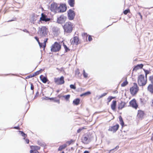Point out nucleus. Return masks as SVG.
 Segmentation results:
<instances>
[{
  "mask_svg": "<svg viewBox=\"0 0 153 153\" xmlns=\"http://www.w3.org/2000/svg\"><path fill=\"white\" fill-rule=\"evenodd\" d=\"M62 26L65 33H70L72 32L73 25L71 22H67Z\"/></svg>",
  "mask_w": 153,
  "mask_h": 153,
  "instance_id": "obj_1",
  "label": "nucleus"
},
{
  "mask_svg": "<svg viewBox=\"0 0 153 153\" xmlns=\"http://www.w3.org/2000/svg\"><path fill=\"white\" fill-rule=\"evenodd\" d=\"M61 48V45L60 43L56 42L51 46V50L52 52H56L59 51Z\"/></svg>",
  "mask_w": 153,
  "mask_h": 153,
  "instance_id": "obj_2",
  "label": "nucleus"
},
{
  "mask_svg": "<svg viewBox=\"0 0 153 153\" xmlns=\"http://www.w3.org/2000/svg\"><path fill=\"white\" fill-rule=\"evenodd\" d=\"M47 28L45 26H42L41 27H39L38 33L41 37H46L47 36L48 32Z\"/></svg>",
  "mask_w": 153,
  "mask_h": 153,
  "instance_id": "obj_3",
  "label": "nucleus"
},
{
  "mask_svg": "<svg viewBox=\"0 0 153 153\" xmlns=\"http://www.w3.org/2000/svg\"><path fill=\"white\" fill-rule=\"evenodd\" d=\"M147 82L146 79H145L144 75L140 74L138 77V83L140 86H144Z\"/></svg>",
  "mask_w": 153,
  "mask_h": 153,
  "instance_id": "obj_4",
  "label": "nucleus"
},
{
  "mask_svg": "<svg viewBox=\"0 0 153 153\" xmlns=\"http://www.w3.org/2000/svg\"><path fill=\"white\" fill-rule=\"evenodd\" d=\"M130 90L131 94L132 95L137 94L139 90V88L136 83H134L133 86L130 88Z\"/></svg>",
  "mask_w": 153,
  "mask_h": 153,
  "instance_id": "obj_5",
  "label": "nucleus"
},
{
  "mask_svg": "<svg viewBox=\"0 0 153 153\" xmlns=\"http://www.w3.org/2000/svg\"><path fill=\"white\" fill-rule=\"evenodd\" d=\"M54 82L57 85H59L64 84L65 83L64 77L62 76L60 78H54Z\"/></svg>",
  "mask_w": 153,
  "mask_h": 153,
  "instance_id": "obj_6",
  "label": "nucleus"
},
{
  "mask_svg": "<svg viewBox=\"0 0 153 153\" xmlns=\"http://www.w3.org/2000/svg\"><path fill=\"white\" fill-rule=\"evenodd\" d=\"M75 15V12L71 9H70L67 11L68 19L70 20H73L74 18Z\"/></svg>",
  "mask_w": 153,
  "mask_h": 153,
  "instance_id": "obj_7",
  "label": "nucleus"
},
{
  "mask_svg": "<svg viewBox=\"0 0 153 153\" xmlns=\"http://www.w3.org/2000/svg\"><path fill=\"white\" fill-rule=\"evenodd\" d=\"M59 4L53 2L51 4V7L50 9L51 11L56 13L58 12V9Z\"/></svg>",
  "mask_w": 153,
  "mask_h": 153,
  "instance_id": "obj_8",
  "label": "nucleus"
},
{
  "mask_svg": "<svg viewBox=\"0 0 153 153\" xmlns=\"http://www.w3.org/2000/svg\"><path fill=\"white\" fill-rule=\"evenodd\" d=\"M58 12L62 13L65 12L67 9V7L65 4H61L58 6Z\"/></svg>",
  "mask_w": 153,
  "mask_h": 153,
  "instance_id": "obj_9",
  "label": "nucleus"
},
{
  "mask_svg": "<svg viewBox=\"0 0 153 153\" xmlns=\"http://www.w3.org/2000/svg\"><path fill=\"white\" fill-rule=\"evenodd\" d=\"M67 17L64 15H61L57 19V22L58 23L62 24L64 23Z\"/></svg>",
  "mask_w": 153,
  "mask_h": 153,
  "instance_id": "obj_10",
  "label": "nucleus"
},
{
  "mask_svg": "<svg viewBox=\"0 0 153 153\" xmlns=\"http://www.w3.org/2000/svg\"><path fill=\"white\" fill-rule=\"evenodd\" d=\"M126 103L123 101L119 102L118 104V109L119 110L122 109L125 107H126Z\"/></svg>",
  "mask_w": 153,
  "mask_h": 153,
  "instance_id": "obj_11",
  "label": "nucleus"
},
{
  "mask_svg": "<svg viewBox=\"0 0 153 153\" xmlns=\"http://www.w3.org/2000/svg\"><path fill=\"white\" fill-rule=\"evenodd\" d=\"M119 127V125L117 124L116 125L112 126H109L108 131L113 132V133L115 132L118 129Z\"/></svg>",
  "mask_w": 153,
  "mask_h": 153,
  "instance_id": "obj_12",
  "label": "nucleus"
},
{
  "mask_svg": "<svg viewBox=\"0 0 153 153\" xmlns=\"http://www.w3.org/2000/svg\"><path fill=\"white\" fill-rule=\"evenodd\" d=\"M51 20V19L48 18L47 16L45 14L42 13L41 14V17L40 18L39 21H43L45 22H47Z\"/></svg>",
  "mask_w": 153,
  "mask_h": 153,
  "instance_id": "obj_13",
  "label": "nucleus"
},
{
  "mask_svg": "<svg viewBox=\"0 0 153 153\" xmlns=\"http://www.w3.org/2000/svg\"><path fill=\"white\" fill-rule=\"evenodd\" d=\"M129 104L133 108L136 109L138 107V105L136 102V100L134 99L130 102Z\"/></svg>",
  "mask_w": 153,
  "mask_h": 153,
  "instance_id": "obj_14",
  "label": "nucleus"
},
{
  "mask_svg": "<svg viewBox=\"0 0 153 153\" xmlns=\"http://www.w3.org/2000/svg\"><path fill=\"white\" fill-rule=\"evenodd\" d=\"M81 140L82 142L84 144H88L90 142L85 134L83 136Z\"/></svg>",
  "mask_w": 153,
  "mask_h": 153,
  "instance_id": "obj_15",
  "label": "nucleus"
},
{
  "mask_svg": "<svg viewBox=\"0 0 153 153\" xmlns=\"http://www.w3.org/2000/svg\"><path fill=\"white\" fill-rule=\"evenodd\" d=\"M79 42V38L77 36H75L74 37L73 39L72 40L71 42V44L73 45H78V42Z\"/></svg>",
  "mask_w": 153,
  "mask_h": 153,
  "instance_id": "obj_16",
  "label": "nucleus"
},
{
  "mask_svg": "<svg viewBox=\"0 0 153 153\" xmlns=\"http://www.w3.org/2000/svg\"><path fill=\"white\" fill-rule=\"evenodd\" d=\"M143 65L141 64H138L135 66L134 68L133 69V71H137V70L140 69L142 68L143 67Z\"/></svg>",
  "mask_w": 153,
  "mask_h": 153,
  "instance_id": "obj_17",
  "label": "nucleus"
},
{
  "mask_svg": "<svg viewBox=\"0 0 153 153\" xmlns=\"http://www.w3.org/2000/svg\"><path fill=\"white\" fill-rule=\"evenodd\" d=\"M117 105V101L116 100H113L111 105V108L114 111H115Z\"/></svg>",
  "mask_w": 153,
  "mask_h": 153,
  "instance_id": "obj_18",
  "label": "nucleus"
},
{
  "mask_svg": "<svg viewBox=\"0 0 153 153\" xmlns=\"http://www.w3.org/2000/svg\"><path fill=\"white\" fill-rule=\"evenodd\" d=\"M40 79L42 81L43 83H45L47 82L48 81V79L47 77L44 76L42 75H41L40 76Z\"/></svg>",
  "mask_w": 153,
  "mask_h": 153,
  "instance_id": "obj_19",
  "label": "nucleus"
},
{
  "mask_svg": "<svg viewBox=\"0 0 153 153\" xmlns=\"http://www.w3.org/2000/svg\"><path fill=\"white\" fill-rule=\"evenodd\" d=\"M147 89L151 94H153V83L149 84L148 87Z\"/></svg>",
  "mask_w": 153,
  "mask_h": 153,
  "instance_id": "obj_20",
  "label": "nucleus"
},
{
  "mask_svg": "<svg viewBox=\"0 0 153 153\" xmlns=\"http://www.w3.org/2000/svg\"><path fill=\"white\" fill-rule=\"evenodd\" d=\"M85 135L87 137L88 140L90 141V142L93 138V136L89 132Z\"/></svg>",
  "mask_w": 153,
  "mask_h": 153,
  "instance_id": "obj_21",
  "label": "nucleus"
},
{
  "mask_svg": "<svg viewBox=\"0 0 153 153\" xmlns=\"http://www.w3.org/2000/svg\"><path fill=\"white\" fill-rule=\"evenodd\" d=\"M67 146V145L66 144L60 146L58 149V151H61L62 150L64 149Z\"/></svg>",
  "mask_w": 153,
  "mask_h": 153,
  "instance_id": "obj_22",
  "label": "nucleus"
},
{
  "mask_svg": "<svg viewBox=\"0 0 153 153\" xmlns=\"http://www.w3.org/2000/svg\"><path fill=\"white\" fill-rule=\"evenodd\" d=\"M69 5L71 7H74V0H68V1Z\"/></svg>",
  "mask_w": 153,
  "mask_h": 153,
  "instance_id": "obj_23",
  "label": "nucleus"
},
{
  "mask_svg": "<svg viewBox=\"0 0 153 153\" xmlns=\"http://www.w3.org/2000/svg\"><path fill=\"white\" fill-rule=\"evenodd\" d=\"M80 100L79 98H76L73 101V103L76 105H78L80 102Z\"/></svg>",
  "mask_w": 153,
  "mask_h": 153,
  "instance_id": "obj_24",
  "label": "nucleus"
},
{
  "mask_svg": "<svg viewBox=\"0 0 153 153\" xmlns=\"http://www.w3.org/2000/svg\"><path fill=\"white\" fill-rule=\"evenodd\" d=\"M144 114V113L143 111H139L137 114V116L140 118L142 117Z\"/></svg>",
  "mask_w": 153,
  "mask_h": 153,
  "instance_id": "obj_25",
  "label": "nucleus"
},
{
  "mask_svg": "<svg viewBox=\"0 0 153 153\" xmlns=\"http://www.w3.org/2000/svg\"><path fill=\"white\" fill-rule=\"evenodd\" d=\"M91 94L90 91H88L80 94V96L82 97L83 96H86L90 94Z\"/></svg>",
  "mask_w": 153,
  "mask_h": 153,
  "instance_id": "obj_26",
  "label": "nucleus"
},
{
  "mask_svg": "<svg viewBox=\"0 0 153 153\" xmlns=\"http://www.w3.org/2000/svg\"><path fill=\"white\" fill-rule=\"evenodd\" d=\"M119 121L120 122V124L121 125L122 127H123L124 125V122L121 116H119Z\"/></svg>",
  "mask_w": 153,
  "mask_h": 153,
  "instance_id": "obj_27",
  "label": "nucleus"
},
{
  "mask_svg": "<svg viewBox=\"0 0 153 153\" xmlns=\"http://www.w3.org/2000/svg\"><path fill=\"white\" fill-rule=\"evenodd\" d=\"M128 83V82L127 81V78H126L125 81H124L121 84V86L122 87H124Z\"/></svg>",
  "mask_w": 153,
  "mask_h": 153,
  "instance_id": "obj_28",
  "label": "nucleus"
},
{
  "mask_svg": "<svg viewBox=\"0 0 153 153\" xmlns=\"http://www.w3.org/2000/svg\"><path fill=\"white\" fill-rule=\"evenodd\" d=\"M115 98V97H113L112 96H109L108 98H107V100H108V102H107V103L108 104V103L111 100L113 99H114Z\"/></svg>",
  "mask_w": 153,
  "mask_h": 153,
  "instance_id": "obj_29",
  "label": "nucleus"
},
{
  "mask_svg": "<svg viewBox=\"0 0 153 153\" xmlns=\"http://www.w3.org/2000/svg\"><path fill=\"white\" fill-rule=\"evenodd\" d=\"M38 44L40 48H43L44 49H45L46 47V44H44V43H41L40 42L38 43Z\"/></svg>",
  "mask_w": 153,
  "mask_h": 153,
  "instance_id": "obj_30",
  "label": "nucleus"
},
{
  "mask_svg": "<svg viewBox=\"0 0 153 153\" xmlns=\"http://www.w3.org/2000/svg\"><path fill=\"white\" fill-rule=\"evenodd\" d=\"M42 71V69H40V70L37 71L36 72H35L34 74H33V76H36L38 74H39L40 73V71Z\"/></svg>",
  "mask_w": 153,
  "mask_h": 153,
  "instance_id": "obj_31",
  "label": "nucleus"
},
{
  "mask_svg": "<svg viewBox=\"0 0 153 153\" xmlns=\"http://www.w3.org/2000/svg\"><path fill=\"white\" fill-rule=\"evenodd\" d=\"M33 148L31 147V149H34V150H36L37 151V150H39L40 149V147L39 146H32Z\"/></svg>",
  "mask_w": 153,
  "mask_h": 153,
  "instance_id": "obj_32",
  "label": "nucleus"
},
{
  "mask_svg": "<svg viewBox=\"0 0 153 153\" xmlns=\"http://www.w3.org/2000/svg\"><path fill=\"white\" fill-rule=\"evenodd\" d=\"M38 144L40 146H44L45 145V143L41 141H38Z\"/></svg>",
  "mask_w": 153,
  "mask_h": 153,
  "instance_id": "obj_33",
  "label": "nucleus"
},
{
  "mask_svg": "<svg viewBox=\"0 0 153 153\" xmlns=\"http://www.w3.org/2000/svg\"><path fill=\"white\" fill-rule=\"evenodd\" d=\"M19 131L21 133V134L22 137H24L25 138L27 137V134L25 133L23 131Z\"/></svg>",
  "mask_w": 153,
  "mask_h": 153,
  "instance_id": "obj_34",
  "label": "nucleus"
},
{
  "mask_svg": "<svg viewBox=\"0 0 153 153\" xmlns=\"http://www.w3.org/2000/svg\"><path fill=\"white\" fill-rule=\"evenodd\" d=\"M70 97V95L69 94H68L66 95H64L63 97L65 98L66 100H69Z\"/></svg>",
  "mask_w": 153,
  "mask_h": 153,
  "instance_id": "obj_35",
  "label": "nucleus"
},
{
  "mask_svg": "<svg viewBox=\"0 0 153 153\" xmlns=\"http://www.w3.org/2000/svg\"><path fill=\"white\" fill-rule=\"evenodd\" d=\"M83 76L85 78H87L88 77V74L85 72V70H83Z\"/></svg>",
  "mask_w": 153,
  "mask_h": 153,
  "instance_id": "obj_36",
  "label": "nucleus"
},
{
  "mask_svg": "<svg viewBox=\"0 0 153 153\" xmlns=\"http://www.w3.org/2000/svg\"><path fill=\"white\" fill-rule=\"evenodd\" d=\"M107 93H104L102 94H101V95L99 96V99H100L102 97L105 96L107 94Z\"/></svg>",
  "mask_w": 153,
  "mask_h": 153,
  "instance_id": "obj_37",
  "label": "nucleus"
},
{
  "mask_svg": "<svg viewBox=\"0 0 153 153\" xmlns=\"http://www.w3.org/2000/svg\"><path fill=\"white\" fill-rule=\"evenodd\" d=\"M130 12V10L129 9H127L123 11V13L125 15H126L128 13Z\"/></svg>",
  "mask_w": 153,
  "mask_h": 153,
  "instance_id": "obj_38",
  "label": "nucleus"
},
{
  "mask_svg": "<svg viewBox=\"0 0 153 153\" xmlns=\"http://www.w3.org/2000/svg\"><path fill=\"white\" fill-rule=\"evenodd\" d=\"M64 48H65V52L66 53L68 51H69L70 50V49H69V48H68L67 46L66 45V46H65L64 47Z\"/></svg>",
  "mask_w": 153,
  "mask_h": 153,
  "instance_id": "obj_39",
  "label": "nucleus"
},
{
  "mask_svg": "<svg viewBox=\"0 0 153 153\" xmlns=\"http://www.w3.org/2000/svg\"><path fill=\"white\" fill-rule=\"evenodd\" d=\"M149 79L151 82V83H153V75L150 76Z\"/></svg>",
  "mask_w": 153,
  "mask_h": 153,
  "instance_id": "obj_40",
  "label": "nucleus"
},
{
  "mask_svg": "<svg viewBox=\"0 0 153 153\" xmlns=\"http://www.w3.org/2000/svg\"><path fill=\"white\" fill-rule=\"evenodd\" d=\"M30 153H39L38 151L35 150H31L30 151Z\"/></svg>",
  "mask_w": 153,
  "mask_h": 153,
  "instance_id": "obj_41",
  "label": "nucleus"
},
{
  "mask_svg": "<svg viewBox=\"0 0 153 153\" xmlns=\"http://www.w3.org/2000/svg\"><path fill=\"white\" fill-rule=\"evenodd\" d=\"M36 20V19H35V16H33V15L32 16L31 18V19H30V21L32 23L33 22L35 21Z\"/></svg>",
  "mask_w": 153,
  "mask_h": 153,
  "instance_id": "obj_42",
  "label": "nucleus"
},
{
  "mask_svg": "<svg viewBox=\"0 0 153 153\" xmlns=\"http://www.w3.org/2000/svg\"><path fill=\"white\" fill-rule=\"evenodd\" d=\"M70 87L71 89H75L76 88V87L74 85L71 84L70 85Z\"/></svg>",
  "mask_w": 153,
  "mask_h": 153,
  "instance_id": "obj_43",
  "label": "nucleus"
},
{
  "mask_svg": "<svg viewBox=\"0 0 153 153\" xmlns=\"http://www.w3.org/2000/svg\"><path fill=\"white\" fill-rule=\"evenodd\" d=\"M143 70L145 72V75H147L148 74H149L150 72L148 70H146L144 69H143Z\"/></svg>",
  "mask_w": 153,
  "mask_h": 153,
  "instance_id": "obj_44",
  "label": "nucleus"
},
{
  "mask_svg": "<svg viewBox=\"0 0 153 153\" xmlns=\"http://www.w3.org/2000/svg\"><path fill=\"white\" fill-rule=\"evenodd\" d=\"M30 84V89L32 90H34V86L33 85V84L31 82H29Z\"/></svg>",
  "mask_w": 153,
  "mask_h": 153,
  "instance_id": "obj_45",
  "label": "nucleus"
},
{
  "mask_svg": "<svg viewBox=\"0 0 153 153\" xmlns=\"http://www.w3.org/2000/svg\"><path fill=\"white\" fill-rule=\"evenodd\" d=\"M74 141L71 139L70 141H68L66 142V143L68 144V145H70L72 142H74Z\"/></svg>",
  "mask_w": 153,
  "mask_h": 153,
  "instance_id": "obj_46",
  "label": "nucleus"
},
{
  "mask_svg": "<svg viewBox=\"0 0 153 153\" xmlns=\"http://www.w3.org/2000/svg\"><path fill=\"white\" fill-rule=\"evenodd\" d=\"M53 101L55 102H57L59 104V99H57L55 98H54V99H53Z\"/></svg>",
  "mask_w": 153,
  "mask_h": 153,
  "instance_id": "obj_47",
  "label": "nucleus"
},
{
  "mask_svg": "<svg viewBox=\"0 0 153 153\" xmlns=\"http://www.w3.org/2000/svg\"><path fill=\"white\" fill-rule=\"evenodd\" d=\"M16 17H13V19L11 20H9L7 21L8 22H11L13 21H16Z\"/></svg>",
  "mask_w": 153,
  "mask_h": 153,
  "instance_id": "obj_48",
  "label": "nucleus"
},
{
  "mask_svg": "<svg viewBox=\"0 0 153 153\" xmlns=\"http://www.w3.org/2000/svg\"><path fill=\"white\" fill-rule=\"evenodd\" d=\"M20 30H22L24 32H25L27 33H30V32L28 31L26 29H23V30H22L21 29H19Z\"/></svg>",
  "mask_w": 153,
  "mask_h": 153,
  "instance_id": "obj_49",
  "label": "nucleus"
},
{
  "mask_svg": "<svg viewBox=\"0 0 153 153\" xmlns=\"http://www.w3.org/2000/svg\"><path fill=\"white\" fill-rule=\"evenodd\" d=\"M92 40V38L91 35H89L88 37V40L90 42Z\"/></svg>",
  "mask_w": 153,
  "mask_h": 153,
  "instance_id": "obj_50",
  "label": "nucleus"
},
{
  "mask_svg": "<svg viewBox=\"0 0 153 153\" xmlns=\"http://www.w3.org/2000/svg\"><path fill=\"white\" fill-rule=\"evenodd\" d=\"M23 139H24L25 140L26 143H29V140L28 139H25V137H24Z\"/></svg>",
  "mask_w": 153,
  "mask_h": 153,
  "instance_id": "obj_51",
  "label": "nucleus"
},
{
  "mask_svg": "<svg viewBox=\"0 0 153 153\" xmlns=\"http://www.w3.org/2000/svg\"><path fill=\"white\" fill-rule=\"evenodd\" d=\"M34 77V76H33V75H32L31 74H30V75L29 76H27L26 78V79H29V78L32 77Z\"/></svg>",
  "mask_w": 153,
  "mask_h": 153,
  "instance_id": "obj_52",
  "label": "nucleus"
},
{
  "mask_svg": "<svg viewBox=\"0 0 153 153\" xmlns=\"http://www.w3.org/2000/svg\"><path fill=\"white\" fill-rule=\"evenodd\" d=\"M34 38L38 42V43H39L40 42L39 41V38L37 36L35 37Z\"/></svg>",
  "mask_w": 153,
  "mask_h": 153,
  "instance_id": "obj_53",
  "label": "nucleus"
},
{
  "mask_svg": "<svg viewBox=\"0 0 153 153\" xmlns=\"http://www.w3.org/2000/svg\"><path fill=\"white\" fill-rule=\"evenodd\" d=\"M119 148V146H117L114 148L112 149V150H114L115 151L117 150Z\"/></svg>",
  "mask_w": 153,
  "mask_h": 153,
  "instance_id": "obj_54",
  "label": "nucleus"
},
{
  "mask_svg": "<svg viewBox=\"0 0 153 153\" xmlns=\"http://www.w3.org/2000/svg\"><path fill=\"white\" fill-rule=\"evenodd\" d=\"M39 94V92L38 91H37L36 92V94L34 96V98H36L38 96Z\"/></svg>",
  "mask_w": 153,
  "mask_h": 153,
  "instance_id": "obj_55",
  "label": "nucleus"
},
{
  "mask_svg": "<svg viewBox=\"0 0 153 153\" xmlns=\"http://www.w3.org/2000/svg\"><path fill=\"white\" fill-rule=\"evenodd\" d=\"M144 100L142 98H140V101L141 103L142 104H144V102H143V100Z\"/></svg>",
  "mask_w": 153,
  "mask_h": 153,
  "instance_id": "obj_56",
  "label": "nucleus"
},
{
  "mask_svg": "<svg viewBox=\"0 0 153 153\" xmlns=\"http://www.w3.org/2000/svg\"><path fill=\"white\" fill-rule=\"evenodd\" d=\"M42 98H43V99L46 100H49V97H44Z\"/></svg>",
  "mask_w": 153,
  "mask_h": 153,
  "instance_id": "obj_57",
  "label": "nucleus"
},
{
  "mask_svg": "<svg viewBox=\"0 0 153 153\" xmlns=\"http://www.w3.org/2000/svg\"><path fill=\"white\" fill-rule=\"evenodd\" d=\"M13 128L15 129H18V130H19L20 129V128L19 126L14 127Z\"/></svg>",
  "mask_w": 153,
  "mask_h": 153,
  "instance_id": "obj_58",
  "label": "nucleus"
},
{
  "mask_svg": "<svg viewBox=\"0 0 153 153\" xmlns=\"http://www.w3.org/2000/svg\"><path fill=\"white\" fill-rule=\"evenodd\" d=\"M48 39V38H46V39H45V40H44V43H43L44 44H46V42H47Z\"/></svg>",
  "mask_w": 153,
  "mask_h": 153,
  "instance_id": "obj_59",
  "label": "nucleus"
},
{
  "mask_svg": "<svg viewBox=\"0 0 153 153\" xmlns=\"http://www.w3.org/2000/svg\"><path fill=\"white\" fill-rule=\"evenodd\" d=\"M82 130V129L79 128L77 130V132L78 133H79Z\"/></svg>",
  "mask_w": 153,
  "mask_h": 153,
  "instance_id": "obj_60",
  "label": "nucleus"
},
{
  "mask_svg": "<svg viewBox=\"0 0 153 153\" xmlns=\"http://www.w3.org/2000/svg\"><path fill=\"white\" fill-rule=\"evenodd\" d=\"M138 14L140 16L141 18L142 19V16L141 15V13H138Z\"/></svg>",
  "mask_w": 153,
  "mask_h": 153,
  "instance_id": "obj_61",
  "label": "nucleus"
},
{
  "mask_svg": "<svg viewBox=\"0 0 153 153\" xmlns=\"http://www.w3.org/2000/svg\"><path fill=\"white\" fill-rule=\"evenodd\" d=\"M53 99H54V98H50L49 97V100H53Z\"/></svg>",
  "mask_w": 153,
  "mask_h": 153,
  "instance_id": "obj_62",
  "label": "nucleus"
},
{
  "mask_svg": "<svg viewBox=\"0 0 153 153\" xmlns=\"http://www.w3.org/2000/svg\"><path fill=\"white\" fill-rule=\"evenodd\" d=\"M84 153H89V152L88 151H85L84 152Z\"/></svg>",
  "mask_w": 153,
  "mask_h": 153,
  "instance_id": "obj_63",
  "label": "nucleus"
},
{
  "mask_svg": "<svg viewBox=\"0 0 153 153\" xmlns=\"http://www.w3.org/2000/svg\"><path fill=\"white\" fill-rule=\"evenodd\" d=\"M151 140L153 141V133L152 134V136L151 138Z\"/></svg>",
  "mask_w": 153,
  "mask_h": 153,
  "instance_id": "obj_64",
  "label": "nucleus"
}]
</instances>
